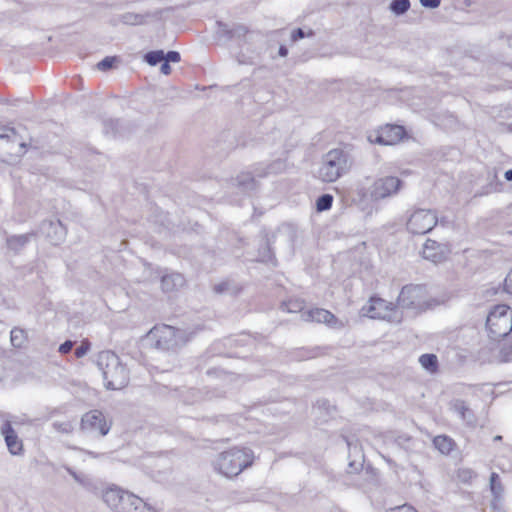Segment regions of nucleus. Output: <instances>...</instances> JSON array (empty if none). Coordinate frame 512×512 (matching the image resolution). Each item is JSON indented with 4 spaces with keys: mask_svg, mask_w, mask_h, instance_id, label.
I'll return each mask as SVG.
<instances>
[{
    "mask_svg": "<svg viewBox=\"0 0 512 512\" xmlns=\"http://www.w3.org/2000/svg\"><path fill=\"white\" fill-rule=\"evenodd\" d=\"M404 182L395 176L372 179L367 176L356 184L355 193L361 205L379 203L398 194Z\"/></svg>",
    "mask_w": 512,
    "mask_h": 512,
    "instance_id": "nucleus-1",
    "label": "nucleus"
},
{
    "mask_svg": "<svg viewBox=\"0 0 512 512\" xmlns=\"http://www.w3.org/2000/svg\"><path fill=\"white\" fill-rule=\"evenodd\" d=\"M254 459V452L250 448L233 447L219 453L213 461V465L220 474L232 478L252 466Z\"/></svg>",
    "mask_w": 512,
    "mask_h": 512,
    "instance_id": "nucleus-2",
    "label": "nucleus"
},
{
    "mask_svg": "<svg viewBox=\"0 0 512 512\" xmlns=\"http://www.w3.org/2000/svg\"><path fill=\"white\" fill-rule=\"evenodd\" d=\"M96 364L102 372L104 385L107 389L119 390L128 384L129 372L114 352L101 351L97 355Z\"/></svg>",
    "mask_w": 512,
    "mask_h": 512,
    "instance_id": "nucleus-3",
    "label": "nucleus"
},
{
    "mask_svg": "<svg viewBox=\"0 0 512 512\" xmlns=\"http://www.w3.org/2000/svg\"><path fill=\"white\" fill-rule=\"evenodd\" d=\"M353 165V159L349 152L335 148L328 151L322 157L318 177L321 181L332 183L347 174Z\"/></svg>",
    "mask_w": 512,
    "mask_h": 512,
    "instance_id": "nucleus-4",
    "label": "nucleus"
},
{
    "mask_svg": "<svg viewBox=\"0 0 512 512\" xmlns=\"http://www.w3.org/2000/svg\"><path fill=\"white\" fill-rule=\"evenodd\" d=\"M103 500L115 512H155L141 498L118 487L108 488Z\"/></svg>",
    "mask_w": 512,
    "mask_h": 512,
    "instance_id": "nucleus-5",
    "label": "nucleus"
},
{
    "mask_svg": "<svg viewBox=\"0 0 512 512\" xmlns=\"http://www.w3.org/2000/svg\"><path fill=\"white\" fill-rule=\"evenodd\" d=\"M148 337L154 341L156 349L165 352H176L189 341L186 331L169 325L155 326Z\"/></svg>",
    "mask_w": 512,
    "mask_h": 512,
    "instance_id": "nucleus-6",
    "label": "nucleus"
},
{
    "mask_svg": "<svg viewBox=\"0 0 512 512\" xmlns=\"http://www.w3.org/2000/svg\"><path fill=\"white\" fill-rule=\"evenodd\" d=\"M486 328L493 340L506 337L512 331V309L504 304L494 306L487 315Z\"/></svg>",
    "mask_w": 512,
    "mask_h": 512,
    "instance_id": "nucleus-7",
    "label": "nucleus"
},
{
    "mask_svg": "<svg viewBox=\"0 0 512 512\" xmlns=\"http://www.w3.org/2000/svg\"><path fill=\"white\" fill-rule=\"evenodd\" d=\"M398 304L388 302L380 297H371L369 302L362 307L363 315L373 319H382L391 323H400L402 313Z\"/></svg>",
    "mask_w": 512,
    "mask_h": 512,
    "instance_id": "nucleus-8",
    "label": "nucleus"
},
{
    "mask_svg": "<svg viewBox=\"0 0 512 512\" xmlns=\"http://www.w3.org/2000/svg\"><path fill=\"white\" fill-rule=\"evenodd\" d=\"M397 304L403 309L424 311L428 308V294L424 285L404 286L397 298Z\"/></svg>",
    "mask_w": 512,
    "mask_h": 512,
    "instance_id": "nucleus-9",
    "label": "nucleus"
},
{
    "mask_svg": "<svg viewBox=\"0 0 512 512\" xmlns=\"http://www.w3.org/2000/svg\"><path fill=\"white\" fill-rule=\"evenodd\" d=\"M112 427V420L98 410L93 409L84 413L81 417L80 429L87 433H97L99 436H106Z\"/></svg>",
    "mask_w": 512,
    "mask_h": 512,
    "instance_id": "nucleus-10",
    "label": "nucleus"
},
{
    "mask_svg": "<svg viewBox=\"0 0 512 512\" xmlns=\"http://www.w3.org/2000/svg\"><path fill=\"white\" fill-rule=\"evenodd\" d=\"M438 222L437 215L429 209H417L407 221V229L415 235H424L430 232Z\"/></svg>",
    "mask_w": 512,
    "mask_h": 512,
    "instance_id": "nucleus-11",
    "label": "nucleus"
},
{
    "mask_svg": "<svg viewBox=\"0 0 512 512\" xmlns=\"http://www.w3.org/2000/svg\"><path fill=\"white\" fill-rule=\"evenodd\" d=\"M405 135V130L399 125H386L381 128L375 138L372 135L369 136L371 143H377L380 145H394L398 143Z\"/></svg>",
    "mask_w": 512,
    "mask_h": 512,
    "instance_id": "nucleus-12",
    "label": "nucleus"
},
{
    "mask_svg": "<svg viewBox=\"0 0 512 512\" xmlns=\"http://www.w3.org/2000/svg\"><path fill=\"white\" fill-rule=\"evenodd\" d=\"M0 433L4 437L6 446L12 455H21L23 453V443L12 427L11 420L5 416L0 427Z\"/></svg>",
    "mask_w": 512,
    "mask_h": 512,
    "instance_id": "nucleus-13",
    "label": "nucleus"
},
{
    "mask_svg": "<svg viewBox=\"0 0 512 512\" xmlns=\"http://www.w3.org/2000/svg\"><path fill=\"white\" fill-rule=\"evenodd\" d=\"M450 252L451 249L449 244L427 239L423 246L422 255L423 258L430 260L433 263H440L447 258Z\"/></svg>",
    "mask_w": 512,
    "mask_h": 512,
    "instance_id": "nucleus-14",
    "label": "nucleus"
},
{
    "mask_svg": "<svg viewBox=\"0 0 512 512\" xmlns=\"http://www.w3.org/2000/svg\"><path fill=\"white\" fill-rule=\"evenodd\" d=\"M301 318L304 321H315L318 323H325L331 327H335L338 323V319L334 316V314L322 308H314L302 312Z\"/></svg>",
    "mask_w": 512,
    "mask_h": 512,
    "instance_id": "nucleus-15",
    "label": "nucleus"
},
{
    "mask_svg": "<svg viewBox=\"0 0 512 512\" xmlns=\"http://www.w3.org/2000/svg\"><path fill=\"white\" fill-rule=\"evenodd\" d=\"M286 168L285 161L282 159H277L270 164L260 163L258 164L253 171V174L257 178H264L270 174H277L284 171Z\"/></svg>",
    "mask_w": 512,
    "mask_h": 512,
    "instance_id": "nucleus-16",
    "label": "nucleus"
},
{
    "mask_svg": "<svg viewBox=\"0 0 512 512\" xmlns=\"http://www.w3.org/2000/svg\"><path fill=\"white\" fill-rule=\"evenodd\" d=\"M160 12L151 13L146 12L144 14L134 13V12H126L120 15L119 20L123 24L126 25H144L147 23V20L152 17H158Z\"/></svg>",
    "mask_w": 512,
    "mask_h": 512,
    "instance_id": "nucleus-17",
    "label": "nucleus"
},
{
    "mask_svg": "<svg viewBox=\"0 0 512 512\" xmlns=\"http://www.w3.org/2000/svg\"><path fill=\"white\" fill-rule=\"evenodd\" d=\"M34 232L22 235H11L6 238V246L14 253H19L35 237Z\"/></svg>",
    "mask_w": 512,
    "mask_h": 512,
    "instance_id": "nucleus-18",
    "label": "nucleus"
},
{
    "mask_svg": "<svg viewBox=\"0 0 512 512\" xmlns=\"http://www.w3.org/2000/svg\"><path fill=\"white\" fill-rule=\"evenodd\" d=\"M217 25L219 28L218 34L228 40L233 38H241L247 33V28L240 24L234 25L232 28H229V26L223 22H217Z\"/></svg>",
    "mask_w": 512,
    "mask_h": 512,
    "instance_id": "nucleus-19",
    "label": "nucleus"
},
{
    "mask_svg": "<svg viewBox=\"0 0 512 512\" xmlns=\"http://www.w3.org/2000/svg\"><path fill=\"white\" fill-rule=\"evenodd\" d=\"M185 283L184 277L179 273L164 275L161 279V288L164 292H172Z\"/></svg>",
    "mask_w": 512,
    "mask_h": 512,
    "instance_id": "nucleus-20",
    "label": "nucleus"
},
{
    "mask_svg": "<svg viewBox=\"0 0 512 512\" xmlns=\"http://www.w3.org/2000/svg\"><path fill=\"white\" fill-rule=\"evenodd\" d=\"M48 226L49 231L47 232V235L51 242L55 245L62 242L66 236V228L62 225V223L59 220L56 222L50 221Z\"/></svg>",
    "mask_w": 512,
    "mask_h": 512,
    "instance_id": "nucleus-21",
    "label": "nucleus"
},
{
    "mask_svg": "<svg viewBox=\"0 0 512 512\" xmlns=\"http://www.w3.org/2000/svg\"><path fill=\"white\" fill-rule=\"evenodd\" d=\"M10 341L15 348L25 347L28 342L27 331L19 327H14L10 332Z\"/></svg>",
    "mask_w": 512,
    "mask_h": 512,
    "instance_id": "nucleus-22",
    "label": "nucleus"
},
{
    "mask_svg": "<svg viewBox=\"0 0 512 512\" xmlns=\"http://www.w3.org/2000/svg\"><path fill=\"white\" fill-rule=\"evenodd\" d=\"M237 186L244 191L254 190L257 186L256 177L250 172L241 173L236 178Z\"/></svg>",
    "mask_w": 512,
    "mask_h": 512,
    "instance_id": "nucleus-23",
    "label": "nucleus"
},
{
    "mask_svg": "<svg viewBox=\"0 0 512 512\" xmlns=\"http://www.w3.org/2000/svg\"><path fill=\"white\" fill-rule=\"evenodd\" d=\"M433 444L442 454H449L453 450L454 441L446 435H439L433 439Z\"/></svg>",
    "mask_w": 512,
    "mask_h": 512,
    "instance_id": "nucleus-24",
    "label": "nucleus"
},
{
    "mask_svg": "<svg viewBox=\"0 0 512 512\" xmlns=\"http://www.w3.org/2000/svg\"><path fill=\"white\" fill-rule=\"evenodd\" d=\"M419 363L427 371L434 373L438 369V359L435 354H423L419 357Z\"/></svg>",
    "mask_w": 512,
    "mask_h": 512,
    "instance_id": "nucleus-25",
    "label": "nucleus"
},
{
    "mask_svg": "<svg viewBox=\"0 0 512 512\" xmlns=\"http://www.w3.org/2000/svg\"><path fill=\"white\" fill-rule=\"evenodd\" d=\"M453 409L463 420L467 422H471L473 420V414L463 400H456L453 403Z\"/></svg>",
    "mask_w": 512,
    "mask_h": 512,
    "instance_id": "nucleus-26",
    "label": "nucleus"
},
{
    "mask_svg": "<svg viewBox=\"0 0 512 512\" xmlns=\"http://www.w3.org/2000/svg\"><path fill=\"white\" fill-rule=\"evenodd\" d=\"M489 484H490L491 493L493 494L494 498L499 499L504 492V488L500 481V477L497 473H495V472L491 473Z\"/></svg>",
    "mask_w": 512,
    "mask_h": 512,
    "instance_id": "nucleus-27",
    "label": "nucleus"
},
{
    "mask_svg": "<svg viewBox=\"0 0 512 512\" xmlns=\"http://www.w3.org/2000/svg\"><path fill=\"white\" fill-rule=\"evenodd\" d=\"M257 260L260 262H265V263L271 262V263L275 264L274 263V260H275L274 255L271 251L268 240H265L263 242V244L261 245V247L259 248Z\"/></svg>",
    "mask_w": 512,
    "mask_h": 512,
    "instance_id": "nucleus-28",
    "label": "nucleus"
},
{
    "mask_svg": "<svg viewBox=\"0 0 512 512\" xmlns=\"http://www.w3.org/2000/svg\"><path fill=\"white\" fill-rule=\"evenodd\" d=\"M410 8L409 0H393L390 3V10L396 15H402L406 13Z\"/></svg>",
    "mask_w": 512,
    "mask_h": 512,
    "instance_id": "nucleus-29",
    "label": "nucleus"
},
{
    "mask_svg": "<svg viewBox=\"0 0 512 512\" xmlns=\"http://www.w3.org/2000/svg\"><path fill=\"white\" fill-rule=\"evenodd\" d=\"M164 58L165 53L163 50L150 51L146 53L144 56L145 61L151 66H155L158 63H161L164 60Z\"/></svg>",
    "mask_w": 512,
    "mask_h": 512,
    "instance_id": "nucleus-30",
    "label": "nucleus"
},
{
    "mask_svg": "<svg viewBox=\"0 0 512 512\" xmlns=\"http://www.w3.org/2000/svg\"><path fill=\"white\" fill-rule=\"evenodd\" d=\"M333 196L331 194H323L316 201V209L319 212L327 211L331 208Z\"/></svg>",
    "mask_w": 512,
    "mask_h": 512,
    "instance_id": "nucleus-31",
    "label": "nucleus"
},
{
    "mask_svg": "<svg viewBox=\"0 0 512 512\" xmlns=\"http://www.w3.org/2000/svg\"><path fill=\"white\" fill-rule=\"evenodd\" d=\"M496 180H497V175L495 173L493 175L492 181L488 184V186L485 187L482 192L477 193V195L482 196V195H487V194L492 193V192L500 191L501 183L496 181Z\"/></svg>",
    "mask_w": 512,
    "mask_h": 512,
    "instance_id": "nucleus-32",
    "label": "nucleus"
},
{
    "mask_svg": "<svg viewBox=\"0 0 512 512\" xmlns=\"http://www.w3.org/2000/svg\"><path fill=\"white\" fill-rule=\"evenodd\" d=\"M117 60L118 59L115 56H107L97 64V68L101 71H107L114 66V63L117 62Z\"/></svg>",
    "mask_w": 512,
    "mask_h": 512,
    "instance_id": "nucleus-33",
    "label": "nucleus"
},
{
    "mask_svg": "<svg viewBox=\"0 0 512 512\" xmlns=\"http://www.w3.org/2000/svg\"><path fill=\"white\" fill-rule=\"evenodd\" d=\"M52 426H53V428L56 431H58L60 433H64V434H70L73 431V425L69 421H66V422H54L52 424Z\"/></svg>",
    "mask_w": 512,
    "mask_h": 512,
    "instance_id": "nucleus-34",
    "label": "nucleus"
},
{
    "mask_svg": "<svg viewBox=\"0 0 512 512\" xmlns=\"http://www.w3.org/2000/svg\"><path fill=\"white\" fill-rule=\"evenodd\" d=\"M475 477H476V473L472 469L463 468V469H459V471H458V478L460 479V481H462L464 483L470 482Z\"/></svg>",
    "mask_w": 512,
    "mask_h": 512,
    "instance_id": "nucleus-35",
    "label": "nucleus"
},
{
    "mask_svg": "<svg viewBox=\"0 0 512 512\" xmlns=\"http://www.w3.org/2000/svg\"><path fill=\"white\" fill-rule=\"evenodd\" d=\"M0 132V140L15 141L17 136L16 130L12 127H3Z\"/></svg>",
    "mask_w": 512,
    "mask_h": 512,
    "instance_id": "nucleus-36",
    "label": "nucleus"
},
{
    "mask_svg": "<svg viewBox=\"0 0 512 512\" xmlns=\"http://www.w3.org/2000/svg\"><path fill=\"white\" fill-rule=\"evenodd\" d=\"M282 308L286 309L288 312H298L302 311L303 303L299 301H289L287 303L282 304Z\"/></svg>",
    "mask_w": 512,
    "mask_h": 512,
    "instance_id": "nucleus-37",
    "label": "nucleus"
},
{
    "mask_svg": "<svg viewBox=\"0 0 512 512\" xmlns=\"http://www.w3.org/2000/svg\"><path fill=\"white\" fill-rule=\"evenodd\" d=\"M396 443L405 448V449H411L412 448V438L407 435H400L396 438Z\"/></svg>",
    "mask_w": 512,
    "mask_h": 512,
    "instance_id": "nucleus-38",
    "label": "nucleus"
},
{
    "mask_svg": "<svg viewBox=\"0 0 512 512\" xmlns=\"http://www.w3.org/2000/svg\"><path fill=\"white\" fill-rule=\"evenodd\" d=\"M165 61L178 63L181 60L180 53L177 51H169L165 54Z\"/></svg>",
    "mask_w": 512,
    "mask_h": 512,
    "instance_id": "nucleus-39",
    "label": "nucleus"
},
{
    "mask_svg": "<svg viewBox=\"0 0 512 512\" xmlns=\"http://www.w3.org/2000/svg\"><path fill=\"white\" fill-rule=\"evenodd\" d=\"M65 470L74 478L76 482H78L81 485H86L85 479L83 476L76 473L72 468L68 466H64Z\"/></svg>",
    "mask_w": 512,
    "mask_h": 512,
    "instance_id": "nucleus-40",
    "label": "nucleus"
},
{
    "mask_svg": "<svg viewBox=\"0 0 512 512\" xmlns=\"http://www.w3.org/2000/svg\"><path fill=\"white\" fill-rule=\"evenodd\" d=\"M88 350H89V344L83 342L80 346H78L75 349L74 354L77 358H81L87 354Z\"/></svg>",
    "mask_w": 512,
    "mask_h": 512,
    "instance_id": "nucleus-41",
    "label": "nucleus"
},
{
    "mask_svg": "<svg viewBox=\"0 0 512 512\" xmlns=\"http://www.w3.org/2000/svg\"><path fill=\"white\" fill-rule=\"evenodd\" d=\"M420 4L425 8L435 9L441 4V0H419Z\"/></svg>",
    "mask_w": 512,
    "mask_h": 512,
    "instance_id": "nucleus-42",
    "label": "nucleus"
},
{
    "mask_svg": "<svg viewBox=\"0 0 512 512\" xmlns=\"http://www.w3.org/2000/svg\"><path fill=\"white\" fill-rule=\"evenodd\" d=\"M388 512H418L412 506L404 504L388 510Z\"/></svg>",
    "mask_w": 512,
    "mask_h": 512,
    "instance_id": "nucleus-43",
    "label": "nucleus"
},
{
    "mask_svg": "<svg viewBox=\"0 0 512 512\" xmlns=\"http://www.w3.org/2000/svg\"><path fill=\"white\" fill-rule=\"evenodd\" d=\"M306 36L305 32L301 28L295 29L291 34V40L293 42L298 41L299 39H303Z\"/></svg>",
    "mask_w": 512,
    "mask_h": 512,
    "instance_id": "nucleus-44",
    "label": "nucleus"
},
{
    "mask_svg": "<svg viewBox=\"0 0 512 512\" xmlns=\"http://www.w3.org/2000/svg\"><path fill=\"white\" fill-rule=\"evenodd\" d=\"M73 348V342L70 340L65 341L59 346V352L62 354H66L70 352Z\"/></svg>",
    "mask_w": 512,
    "mask_h": 512,
    "instance_id": "nucleus-45",
    "label": "nucleus"
},
{
    "mask_svg": "<svg viewBox=\"0 0 512 512\" xmlns=\"http://www.w3.org/2000/svg\"><path fill=\"white\" fill-rule=\"evenodd\" d=\"M216 293H225L229 291V282H222L214 287Z\"/></svg>",
    "mask_w": 512,
    "mask_h": 512,
    "instance_id": "nucleus-46",
    "label": "nucleus"
},
{
    "mask_svg": "<svg viewBox=\"0 0 512 512\" xmlns=\"http://www.w3.org/2000/svg\"><path fill=\"white\" fill-rule=\"evenodd\" d=\"M505 290L512 294V270L508 273V275L505 278Z\"/></svg>",
    "mask_w": 512,
    "mask_h": 512,
    "instance_id": "nucleus-47",
    "label": "nucleus"
},
{
    "mask_svg": "<svg viewBox=\"0 0 512 512\" xmlns=\"http://www.w3.org/2000/svg\"><path fill=\"white\" fill-rule=\"evenodd\" d=\"M118 125H119V120H109L105 123L106 130L108 129V127H111L112 132L114 134L118 133V128H117Z\"/></svg>",
    "mask_w": 512,
    "mask_h": 512,
    "instance_id": "nucleus-48",
    "label": "nucleus"
},
{
    "mask_svg": "<svg viewBox=\"0 0 512 512\" xmlns=\"http://www.w3.org/2000/svg\"><path fill=\"white\" fill-rule=\"evenodd\" d=\"M162 62L163 63L161 64V67H160L161 73L164 74V75H169L171 73V66H170V64L167 61H165V60H163Z\"/></svg>",
    "mask_w": 512,
    "mask_h": 512,
    "instance_id": "nucleus-49",
    "label": "nucleus"
},
{
    "mask_svg": "<svg viewBox=\"0 0 512 512\" xmlns=\"http://www.w3.org/2000/svg\"><path fill=\"white\" fill-rule=\"evenodd\" d=\"M81 452L89 455L90 457H93V458H98L100 455L98 453H95L93 451H89V450H85V449H79Z\"/></svg>",
    "mask_w": 512,
    "mask_h": 512,
    "instance_id": "nucleus-50",
    "label": "nucleus"
},
{
    "mask_svg": "<svg viewBox=\"0 0 512 512\" xmlns=\"http://www.w3.org/2000/svg\"><path fill=\"white\" fill-rule=\"evenodd\" d=\"M287 54H288V49H287L285 46L281 45V46L279 47V55H280L281 57H286V56H287Z\"/></svg>",
    "mask_w": 512,
    "mask_h": 512,
    "instance_id": "nucleus-51",
    "label": "nucleus"
},
{
    "mask_svg": "<svg viewBox=\"0 0 512 512\" xmlns=\"http://www.w3.org/2000/svg\"><path fill=\"white\" fill-rule=\"evenodd\" d=\"M504 177L507 181H512V169H509L505 172Z\"/></svg>",
    "mask_w": 512,
    "mask_h": 512,
    "instance_id": "nucleus-52",
    "label": "nucleus"
},
{
    "mask_svg": "<svg viewBox=\"0 0 512 512\" xmlns=\"http://www.w3.org/2000/svg\"><path fill=\"white\" fill-rule=\"evenodd\" d=\"M501 439H502V436H500V435H497V436L494 437L495 441H500Z\"/></svg>",
    "mask_w": 512,
    "mask_h": 512,
    "instance_id": "nucleus-53",
    "label": "nucleus"
},
{
    "mask_svg": "<svg viewBox=\"0 0 512 512\" xmlns=\"http://www.w3.org/2000/svg\"><path fill=\"white\" fill-rule=\"evenodd\" d=\"M311 35H313V31L312 30H310L309 33H308V36H311Z\"/></svg>",
    "mask_w": 512,
    "mask_h": 512,
    "instance_id": "nucleus-54",
    "label": "nucleus"
},
{
    "mask_svg": "<svg viewBox=\"0 0 512 512\" xmlns=\"http://www.w3.org/2000/svg\"><path fill=\"white\" fill-rule=\"evenodd\" d=\"M509 42H510V45H512V35L510 36Z\"/></svg>",
    "mask_w": 512,
    "mask_h": 512,
    "instance_id": "nucleus-55",
    "label": "nucleus"
}]
</instances>
